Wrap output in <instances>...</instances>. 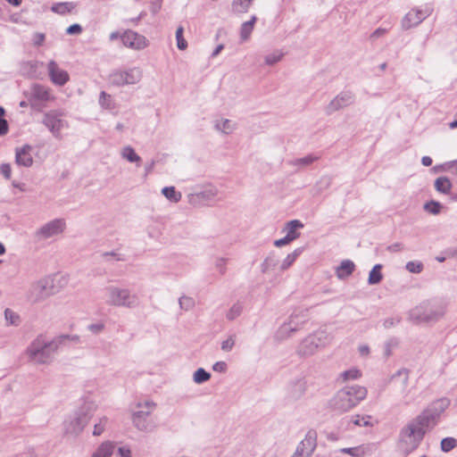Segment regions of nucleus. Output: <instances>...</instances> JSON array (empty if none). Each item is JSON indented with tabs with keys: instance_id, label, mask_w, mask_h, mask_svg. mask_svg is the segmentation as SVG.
<instances>
[{
	"instance_id": "obj_1",
	"label": "nucleus",
	"mask_w": 457,
	"mask_h": 457,
	"mask_svg": "<svg viewBox=\"0 0 457 457\" xmlns=\"http://www.w3.org/2000/svg\"><path fill=\"white\" fill-rule=\"evenodd\" d=\"M449 405L450 400L448 398L437 399L401 429L398 446L405 455L412 453L420 446L426 433L436 426L441 414Z\"/></svg>"
},
{
	"instance_id": "obj_2",
	"label": "nucleus",
	"mask_w": 457,
	"mask_h": 457,
	"mask_svg": "<svg viewBox=\"0 0 457 457\" xmlns=\"http://www.w3.org/2000/svg\"><path fill=\"white\" fill-rule=\"evenodd\" d=\"M447 306L448 303L442 298L424 300L409 311V320L416 325H433L445 317Z\"/></svg>"
},
{
	"instance_id": "obj_3",
	"label": "nucleus",
	"mask_w": 457,
	"mask_h": 457,
	"mask_svg": "<svg viewBox=\"0 0 457 457\" xmlns=\"http://www.w3.org/2000/svg\"><path fill=\"white\" fill-rule=\"evenodd\" d=\"M64 337H55L48 340L45 335L39 334L28 345L25 350L29 361L35 364H49L53 361L54 354L62 345Z\"/></svg>"
},
{
	"instance_id": "obj_4",
	"label": "nucleus",
	"mask_w": 457,
	"mask_h": 457,
	"mask_svg": "<svg viewBox=\"0 0 457 457\" xmlns=\"http://www.w3.org/2000/svg\"><path fill=\"white\" fill-rule=\"evenodd\" d=\"M106 303L114 307L134 309L139 305V297L128 288L114 286L105 287Z\"/></svg>"
},
{
	"instance_id": "obj_5",
	"label": "nucleus",
	"mask_w": 457,
	"mask_h": 457,
	"mask_svg": "<svg viewBox=\"0 0 457 457\" xmlns=\"http://www.w3.org/2000/svg\"><path fill=\"white\" fill-rule=\"evenodd\" d=\"M24 95L29 102V106L37 112H41L47 103L54 99L47 87L37 83L33 84Z\"/></svg>"
},
{
	"instance_id": "obj_6",
	"label": "nucleus",
	"mask_w": 457,
	"mask_h": 457,
	"mask_svg": "<svg viewBox=\"0 0 457 457\" xmlns=\"http://www.w3.org/2000/svg\"><path fill=\"white\" fill-rule=\"evenodd\" d=\"M329 341L326 331L319 330L306 337L298 345L297 353L307 357L314 354L319 348L324 347Z\"/></svg>"
},
{
	"instance_id": "obj_7",
	"label": "nucleus",
	"mask_w": 457,
	"mask_h": 457,
	"mask_svg": "<svg viewBox=\"0 0 457 457\" xmlns=\"http://www.w3.org/2000/svg\"><path fill=\"white\" fill-rule=\"evenodd\" d=\"M96 409L93 403H85L70 421L67 430L72 434H79L92 419Z\"/></svg>"
},
{
	"instance_id": "obj_8",
	"label": "nucleus",
	"mask_w": 457,
	"mask_h": 457,
	"mask_svg": "<svg viewBox=\"0 0 457 457\" xmlns=\"http://www.w3.org/2000/svg\"><path fill=\"white\" fill-rule=\"evenodd\" d=\"M136 407L138 411L132 414L133 425L140 431H152L153 427L147 421V418L154 411L156 404L152 401H145L137 403Z\"/></svg>"
},
{
	"instance_id": "obj_9",
	"label": "nucleus",
	"mask_w": 457,
	"mask_h": 457,
	"mask_svg": "<svg viewBox=\"0 0 457 457\" xmlns=\"http://www.w3.org/2000/svg\"><path fill=\"white\" fill-rule=\"evenodd\" d=\"M308 320V310H298L294 312L287 322L283 323L278 330L277 336L279 338H286L292 333L299 330Z\"/></svg>"
},
{
	"instance_id": "obj_10",
	"label": "nucleus",
	"mask_w": 457,
	"mask_h": 457,
	"mask_svg": "<svg viewBox=\"0 0 457 457\" xmlns=\"http://www.w3.org/2000/svg\"><path fill=\"white\" fill-rule=\"evenodd\" d=\"M54 293L53 280L50 278H43L31 284L28 299L36 303L44 301Z\"/></svg>"
},
{
	"instance_id": "obj_11",
	"label": "nucleus",
	"mask_w": 457,
	"mask_h": 457,
	"mask_svg": "<svg viewBox=\"0 0 457 457\" xmlns=\"http://www.w3.org/2000/svg\"><path fill=\"white\" fill-rule=\"evenodd\" d=\"M42 123L55 138H61L62 130L67 127L63 113L58 110H51L44 113Z\"/></svg>"
},
{
	"instance_id": "obj_12",
	"label": "nucleus",
	"mask_w": 457,
	"mask_h": 457,
	"mask_svg": "<svg viewBox=\"0 0 457 457\" xmlns=\"http://www.w3.org/2000/svg\"><path fill=\"white\" fill-rule=\"evenodd\" d=\"M142 79V71L139 68H131L126 71H117L110 75V82L113 86L122 87L134 85Z\"/></svg>"
},
{
	"instance_id": "obj_13",
	"label": "nucleus",
	"mask_w": 457,
	"mask_h": 457,
	"mask_svg": "<svg viewBox=\"0 0 457 457\" xmlns=\"http://www.w3.org/2000/svg\"><path fill=\"white\" fill-rule=\"evenodd\" d=\"M65 227L66 223L63 219H54L39 228L34 237L37 241L45 240L62 233Z\"/></svg>"
},
{
	"instance_id": "obj_14",
	"label": "nucleus",
	"mask_w": 457,
	"mask_h": 457,
	"mask_svg": "<svg viewBox=\"0 0 457 457\" xmlns=\"http://www.w3.org/2000/svg\"><path fill=\"white\" fill-rule=\"evenodd\" d=\"M355 96L352 91H342L325 107V112L327 115H331L335 112L353 104Z\"/></svg>"
},
{
	"instance_id": "obj_15",
	"label": "nucleus",
	"mask_w": 457,
	"mask_h": 457,
	"mask_svg": "<svg viewBox=\"0 0 457 457\" xmlns=\"http://www.w3.org/2000/svg\"><path fill=\"white\" fill-rule=\"evenodd\" d=\"M120 37L125 46L134 50H142L148 46L145 36L130 29L126 30Z\"/></svg>"
},
{
	"instance_id": "obj_16",
	"label": "nucleus",
	"mask_w": 457,
	"mask_h": 457,
	"mask_svg": "<svg viewBox=\"0 0 457 457\" xmlns=\"http://www.w3.org/2000/svg\"><path fill=\"white\" fill-rule=\"evenodd\" d=\"M328 407L337 413H344L355 406L349 401L348 395H345V392H344L343 389H340L328 401Z\"/></svg>"
},
{
	"instance_id": "obj_17",
	"label": "nucleus",
	"mask_w": 457,
	"mask_h": 457,
	"mask_svg": "<svg viewBox=\"0 0 457 457\" xmlns=\"http://www.w3.org/2000/svg\"><path fill=\"white\" fill-rule=\"evenodd\" d=\"M307 388V383L304 378H296L292 379L287 386V397L290 401L301 399Z\"/></svg>"
},
{
	"instance_id": "obj_18",
	"label": "nucleus",
	"mask_w": 457,
	"mask_h": 457,
	"mask_svg": "<svg viewBox=\"0 0 457 457\" xmlns=\"http://www.w3.org/2000/svg\"><path fill=\"white\" fill-rule=\"evenodd\" d=\"M47 69L50 79L55 85L62 86L69 80L68 72L60 69L54 61L48 62Z\"/></svg>"
},
{
	"instance_id": "obj_19",
	"label": "nucleus",
	"mask_w": 457,
	"mask_h": 457,
	"mask_svg": "<svg viewBox=\"0 0 457 457\" xmlns=\"http://www.w3.org/2000/svg\"><path fill=\"white\" fill-rule=\"evenodd\" d=\"M352 403L356 406L367 395V389L358 385L346 386L342 388Z\"/></svg>"
},
{
	"instance_id": "obj_20",
	"label": "nucleus",
	"mask_w": 457,
	"mask_h": 457,
	"mask_svg": "<svg viewBox=\"0 0 457 457\" xmlns=\"http://www.w3.org/2000/svg\"><path fill=\"white\" fill-rule=\"evenodd\" d=\"M424 19L425 14L422 11L411 10L402 20V29L404 30L410 29L411 28H413L421 23Z\"/></svg>"
},
{
	"instance_id": "obj_21",
	"label": "nucleus",
	"mask_w": 457,
	"mask_h": 457,
	"mask_svg": "<svg viewBox=\"0 0 457 457\" xmlns=\"http://www.w3.org/2000/svg\"><path fill=\"white\" fill-rule=\"evenodd\" d=\"M31 151L32 147L29 145H25L21 148H17L15 152L16 164L27 168L30 167L33 164Z\"/></svg>"
},
{
	"instance_id": "obj_22",
	"label": "nucleus",
	"mask_w": 457,
	"mask_h": 457,
	"mask_svg": "<svg viewBox=\"0 0 457 457\" xmlns=\"http://www.w3.org/2000/svg\"><path fill=\"white\" fill-rule=\"evenodd\" d=\"M302 449L309 453L312 454L317 446V432L314 429H310L305 434L304 438L298 444Z\"/></svg>"
},
{
	"instance_id": "obj_23",
	"label": "nucleus",
	"mask_w": 457,
	"mask_h": 457,
	"mask_svg": "<svg viewBox=\"0 0 457 457\" xmlns=\"http://www.w3.org/2000/svg\"><path fill=\"white\" fill-rule=\"evenodd\" d=\"M355 264L351 260H344L336 269V275L339 279H345L354 271Z\"/></svg>"
},
{
	"instance_id": "obj_24",
	"label": "nucleus",
	"mask_w": 457,
	"mask_h": 457,
	"mask_svg": "<svg viewBox=\"0 0 457 457\" xmlns=\"http://www.w3.org/2000/svg\"><path fill=\"white\" fill-rule=\"evenodd\" d=\"M303 228V224L299 220H292L286 223L285 230L287 236L292 240H295L300 237V233L297 229Z\"/></svg>"
},
{
	"instance_id": "obj_25",
	"label": "nucleus",
	"mask_w": 457,
	"mask_h": 457,
	"mask_svg": "<svg viewBox=\"0 0 457 457\" xmlns=\"http://www.w3.org/2000/svg\"><path fill=\"white\" fill-rule=\"evenodd\" d=\"M320 158V155L312 154L302 158L290 160L288 161V164L298 168H304L310 166L314 162L318 161Z\"/></svg>"
},
{
	"instance_id": "obj_26",
	"label": "nucleus",
	"mask_w": 457,
	"mask_h": 457,
	"mask_svg": "<svg viewBox=\"0 0 457 457\" xmlns=\"http://www.w3.org/2000/svg\"><path fill=\"white\" fill-rule=\"evenodd\" d=\"M342 453L349 454L353 457H362L370 452L368 445H361L355 447H345L339 449Z\"/></svg>"
},
{
	"instance_id": "obj_27",
	"label": "nucleus",
	"mask_w": 457,
	"mask_h": 457,
	"mask_svg": "<svg viewBox=\"0 0 457 457\" xmlns=\"http://www.w3.org/2000/svg\"><path fill=\"white\" fill-rule=\"evenodd\" d=\"M75 7L76 4L72 2L55 3L51 6V11L58 14L64 15L71 12Z\"/></svg>"
},
{
	"instance_id": "obj_28",
	"label": "nucleus",
	"mask_w": 457,
	"mask_h": 457,
	"mask_svg": "<svg viewBox=\"0 0 457 457\" xmlns=\"http://www.w3.org/2000/svg\"><path fill=\"white\" fill-rule=\"evenodd\" d=\"M435 188L441 194L450 195L452 183L447 177H439L435 180Z\"/></svg>"
},
{
	"instance_id": "obj_29",
	"label": "nucleus",
	"mask_w": 457,
	"mask_h": 457,
	"mask_svg": "<svg viewBox=\"0 0 457 457\" xmlns=\"http://www.w3.org/2000/svg\"><path fill=\"white\" fill-rule=\"evenodd\" d=\"M114 445L109 441L104 442L91 457H111L113 453Z\"/></svg>"
},
{
	"instance_id": "obj_30",
	"label": "nucleus",
	"mask_w": 457,
	"mask_h": 457,
	"mask_svg": "<svg viewBox=\"0 0 457 457\" xmlns=\"http://www.w3.org/2000/svg\"><path fill=\"white\" fill-rule=\"evenodd\" d=\"M256 20V16L253 15L250 21H245L241 25L240 37L243 41H245L250 37Z\"/></svg>"
},
{
	"instance_id": "obj_31",
	"label": "nucleus",
	"mask_w": 457,
	"mask_h": 457,
	"mask_svg": "<svg viewBox=\"0 0 457 457\" xmlns=\"http://www.w3.org/2000/svg\"><path fill=\"white\" fill-rule=\"evenodd\" d=\"M121 156L129 162H136L137 166L141 163V157L129 145L123 147Z\"/></svg>"
},
{
	"instance_id": "obj_32",
	"label": "nucleus",
	"mask_w": 457,
	"mask_h": 457,
	"mask_svg": "<svg viewBox=\"0 0 457 457\" xmlns=\"http://www.w3.org/2000/svg\"><path fill=\"white\" fill-rule=\"evenodd\" d=\"M383 266L381 264H376L369 273L368 283L370 285H377L381 282L383 275L381 273Z\"/></svg>"
},
{
	"instance_id": "obj_33",
	"label": "nucleus",
	"mask_w": 457,
	"mask_h": 457,
	"mask_svg": "<svg viewBox=\"0 0 457 457\" xmlns=\"http://www.w3.org/2000/svg\"><path fill=\"white\" fill-rule=\"evenodd\" d=\"M218 190L213 187H210L195 195V196L202 202H212L214 200L215 196L217 195Z\"/></svg>"
},
{
	"instance_id": "obj_34",
	"label": "nucleus",
	"mask_w": 457,
	"mask_h": 457,
	"mask_svg": "<svg viewBox=\"0 0 457 457\" xmlns=\"http://www.w3.org/2000/svg\"><path fill=\"white\" fill-rule=\"evenodd\" d=\"M253 0H234L232 2V11L236 13H245L252 5Z\"/></svg>"
},
{
	"instance_id": "obj_35",
	"label": "nucleus",
	"mask_w": 457,
	"mask_h": 457,
	"mask_svg": "<svg viewBox=\"0 0 457 457\" xmlns=\"http://www.w3.org/2000/svg\"><path fill=\"white\" fill-rule=\"evenodd\" d=\"M162 194L170 202L178 203L181 200L182 195L177 191L174 187H165L162 189Z\"/></svg>"
},
{
	"instance_id": "obj_36",
	"label": "nucleus",
	"mask_w": 457,
	"mask_h": 457,
	"mask_svg": "<svg viewBox=\"0 0 457 457\" xmlns=\"http://www.w3.org/2000/svg\"><path fill=\"white\" fill-rule=\"evenodd\" d=\"M278 263V259L274 253H270L262 262L261 267L263 273L274 269Z\"/></svg>"
},
{
	"instance_id": "obj_37",
	"label": "nucleus",
	"mask_w": 457,
	"mask_h": 457,
	"mask_svg": "<svg viewBox=\"0 0 457 457\" xmlns=\"http://www.w3.org/2000/svg\"><path fill=\"white\" fill-rule=\"evenodd\" d=\"M215 129L224 134H230L235 129V123L228 119L217 120L215 123Z\"/></svg>"
},
{
	"instance_id": "obj_38",
	"label": "nucleus",
	"mask_w": 457,
	"mask_h": 457,
	"mask_svg": "<svg viewBox=\"0 0 457 457\" xmlns=\"http://www.w3.org/2000/svg\"><path fill=\"white\" fill-rule=\"evenodd\" d=\"M244 305L240 302L234 303L226 314V318L228 320H234L239 317L243 312Z\"/></svg>"
},
{
	"instance_id": "obj_39",
	"label": "nucleus",
	"mask_w": 457,
	"mask_h": 457,
	"mask_svg": "<svg viewBox=\"0 0 457 457\" xmlns=\"http://www.w3.org/2000/svg\"><path fill=\"white\" fill-rule=\"evenodd\" d=\"M210 378L211 374L203 368L197 369L193 375V380L196 384H203L208 381Z\"/></svg>"
},
{
	"instance_id": "obj_40",
	"label": "nucleus",
	"mask_w": 457,
	"mask_h": 457,
	"mask_svg": "<svg viewBox=\"0 0 457 457\" xmlns=\"http://www.w3.org/2000/svg\"><path fill=\"white\" fill-rule=\"evenodd\" d=\"M424 210L428 212V213L436 215L439 214L442 209V204L435 200H431L429 202H427L424 206Z\"/></svg>"
},
{
	"instance_id": "obj_41",
	"label": "nucleus",
	"mask_w": 457,
	"mask_h": 457,
	"mask_svg": "<svg viewBox=\"0 0 457 457\" xmlns=\"http://www.w3.org/2000/svg\"><path fill=\"white\" fill-rule=\"evenodd\" d=\"M4 318L8 325L18 326L20 323V316L9 308L4 310Z\"/></svg>"
},
{
	"instance_id": "obj_42",
	"label": "nucleus",
	"mask_w": 457,
	"mask_h": 457,
	"mask_svg": "<svg viewBox=\"0 0 457 457\" xmlns=\"http://www.w3.org/2000/svg\"><path fill=\"white\" fill-rule=\"evenodd\" d=\"M457 446V439L453 437H445L441 441V450L448 453Z\"/></svg>"
},
{
	"instance_id": "obj_43",
	"label": "nucleus",
	"mask_w": 457,
	"mask_h": 457,
	"mask_svg": "<svg viewBox=\"0 0 457 457\" xmlns=\"http://www.w3.org/2000/svg\"><path fill=\"white\" fill-rule=\"evenodd\" d=\"M184 28L179 26L176 30L177 46L179 50H185L187 47V42L183 37Z\"/></svg>"
},
{
	"instance_id": "obj_44",
	"label": "nucleus",
	"mask_w": 457,
	"mask_h": 457,
	"mask_svg": "<svg viewBox=\"0 0 457 457\" xmlns=\"http://www.w3.org/2000/svg\"><path fill=\"white\" fill-rule=\"evenodd\" d=\"M179 304L181 310L189 311L195 306V300L192 297L183 295L179 297Z\"/></svg>"
},
{
	"instance_id": "obj_45",
	"label": "nucleus",
	"mask_w": 457,
	"mask_h": 457,
	"mask_svg": "<svg viewBox=\"0 0 457 457\" xmlns=\"http://www.w3.org/2000/svg\"><path fill=\"white\" fill-rule=\"evenodd\" d=\"M283 55L284 54L282 52L277 50L265 56V63L270 66L274 65L275 63L278 62L281 60Z\"/></svg>"
},
{
	"instance_id": "obj_46",
	"label": "nucleus",
	"mask_w": 457,
	"mask_h": 457,
	"mask_svg": "<svg viewBox=\"0 0 457 457\" xmlns=\"http://www.w3.org/2000/svg\"><path fill=\"white\" fill-rule=\"evenodd\" d=\"M423 263L420 262H413V261H411V262H408L406 263V270L411 272V273H415V274H419L423 270Z\"/></svg>"
},
{
	"instance_id": "obj_47",
	"label": "nucleus",
	"mask_w": 457,
	"mask_h": 457,
	"mask_svg": "<svg viewBox=\"0 0 457 457\" xmlns=\"http://www.w3.org/2000/svg\"><path fill=\"white\" fill-rule=\"evenodd\" d=\"M332 183V178L329 176H323L320 179V180L316 183V187L319 192H321L325 189H328Z\"/></svg>"
},
{
	"instance_id": "obj_48",
	"label": "nucleus",
	"mask_w": 457,
	"mask_h": 457,
	"mask_svg": "<svg viewBox=\"0 0 457 457\" xmlns=\"http://www.w3.org/2000/svg\"><path fill=\"white\" fill-rule=\"evenodd\" d=\"M398 345V340L395 337L388 339L384 344V355L389 357L392 354V349Z\"/></svg>"
},
{
	"instance_id": "obj_49",
	"label": "nucleus",
	"mask_w": 457,
	"mask_h": 457,
	"mask_svg": "<svg viewBox=\"0 0 457 457\" xmlns=\"http://www.w3.org/2000/svg\"><path fill=\"white\" fill-rule=\"evenodd\" d=\"M106 423H107L106 417L100 418L99 421L97 423H96L94 426L93 435L100 436L104 431Z\"/></svg>"
},
{
	"instance_id": "obj_50",
	"label": "nucleus",
	"mask_w": 457,
	"mask_h": 457,
	"mask_svg": "<svg viewBox=\"0 0 457 457\" xmlns=\"http://www.w3.org/2000/svg\"><path fill=\"white\" fill-rule=\"evenodd\" d=\"M396 378H403L402 383L403 386L405 387L407 386L408 380H409V371L406 369H401L398 371H396L392 376V380H395Z\"/></svg>"
},
{
	"instance_id": "obj_51",
	"label": "nucleus",
	"mask_w": 457,
	"mask_h": 457,
	"mask_svg": "<svg viewBox=\"0 0 457 457\" xmlns=\"http://www.w3.org/2000/svg\"><path fill=\"white\" fill-rule=\"evenodd\" d=\"M370 416H360L356 415L353 419V423L357 426L361 427H369L371 426V423L370 422Z\"/></svg>"
},
{
	"instance_id": "obj_52",
	"label": "nucleus",
	"mask_w": 457,
	"mask_h": 457,
	"mask_svg": "<svg viewBox=\"0 0 457 457\" xmlns=\"http://www.w3.org/2000/svg\"><path fill=\"white\" fill-rule=\"evenodd\" d=\"M5 113L4 109L0 106V136H4L8 132V123L4 118Z\"/></svg>"
},
{
	"instance_id": "obj_53",
	"label": "nucleus",
	"mask_w": 457,
	"mask_h": 457,
	"mask_svg": "<svg viewBox=\"0 0 457 457\" xmlns=\"http://www.w3.org/2000/svg\"><path fill=\"white\" fill-rule=\"evenodd\" d=\"M341 377L344 378V380H349V379H356L359 377H361V372L359 370L353 369L344 371L341 374Z\"/></svg>"
},
{
	"instance_id": "obj_54",
	"label": "nucleus",
	"mask_w": 457,
	"mask_h": 457,
	"mask_svg": "<svg viewBox=\"0 0 457 457\" xmlns=\"http://www.w3.org/2000/svg\"><path fill=\"white\" fill-rule=\"evenodd\" d=\"M235 336L228 337L226 340L221 343V350L224 352H229L235 345Z\"/></svg>"
},
{
	"instance_id": "obj_55",
	"label": "nucleus",
	"mask_w": 457,
	"mask_h": 457,
	"mask_svg": "<svg viewBox=\"0 0 457 457\" xmlns=\"http://www.w3.org/2000/svg\"><path fill=\"white\" fill-rule=\"evenodd\" d=\"M87 329L93 334H99L104 329V324L103 322L93 323L87 326Z\"/></svg>"
},
{
	"instance_id": "obj_56",
	"label": "nucleus",
	"mask_w": 457,
	"mask_h": 457,
	"mask_svg": "<svg viewBox=\"0 0 457 457\" xmlns=\"http://www.w3.org/2000/svg\"><path fill=\"white\" fill-rule=\"evenodd\" d=\"M401 322V318L399 317H390L384 320L383 326L385 328H392L395 325H398Z\"/></svg>"
},
{
	"instance_id": "obj_57",
	"label": "nucleus",
	"mask_w": 457,
	"mask_h": 457,
	"mask_svg": "<svg viewBox=\"0 0 457 457\" xmlns=\"http://www.w3.org/2000/svg\"><path fill=\"white\" fill-rule=\"evenodd\" d=\"M110 101H111V96L106 94L104 91H102L100 93V96H99V104L103 107L109 108L110 107V104H109Z\"/></svg>"
},
{
	"instance_id": "obj_58",
	"label": "nucleus",
	"mask_w": 457,
	"mask_h": 457,
	"mask_svg": "<svg viewBox=\"0 0 457 457\" xmlns=\"http://www.w3.org/2000/svg\"><path fill=\"white\" fill-rule=\"evenodd\" d=\"M295 262V259L294 258V256H292L290 253L287 254V256L284 259V261L282 262L281 265H280V270H286L287 269H288L294 262Z\"/></svg>"
},
{
	"instance_id": "obj_59",
	"label": "nucleus",
	"mask_w": 457,
	"mask_h": 457,
	"mask_svg": "<svg viewBox=\"0 0 457 457\" xmlns=\"http://www.w3.org/2000/svg\"><path fill=\"white\" fill-rule=\"evenodd\" d=\"M81 31H82V27L78 23H74L66 29V33L69 35L80 34Z\"/></svg>"
},
{
	"instance_id": "obj_60",
	"label": "nucleus",
	"mask_w": 457,
	"mask_h": 457,
	"mask_svg": "<svg viewBox=\"0 0 457 457\" xmlns=\"http://www.w3.org/2000/svg\"><path fill=\"white\" fill-rule=\"evenodd\" d=\"M226 263L227 259L225 258H219L215 262L216 269L219 270L221 275L225 274L226 272Z\"/></svg>"
},
{
	"instance_id": "obj_61",
	"label": "nucleus",
	"mask_w": 457,
	"mask_h": 457,
	"mask_svg": "<svg viewBox=\"0 0 457 457\" xmlns=\"http://www.w3.org/2000/svg\"><path fill=\"white\" fill-rule=\"evenodd\" d=\"M46 36L44 33L36 32L33 35V44L36 46H42L45 41Z\"/></svg>"
},
{
	"instance_id": "obj_62",
	"label": "nucleus",
	"mask_w": 457,
	"mask_h": 457,
	"mask_svg": "<svg viewBox=\"0 0 457 457\" xmlns=\"http://www.w3.org/2000/svg\"><path fill=\"white\" fill-rule=\"evenodd\" d=\"M11 171L12 170L9 163L1 164L0 172L6 179H9L11 178Z\"/></svg>"
},
{
	"instance_id": "obj_63",
	"label": "nucleus",
	"mask_w": 457,
	"mask_h": 457,
	"mask_svg": "<svg viewBox=\"0 0 457 457\" xmlns=\"http://www.w3.org/2000/svg\"><path fill=\"white\" fill-rule=\"evenodd\" d=\"M228 366L225 361H217L212 366V370L216 372H225Z\"/></svg>"
},
{
	"instance_id": "obj_64",
	"label": "nucleus",
	"mask_w": 457,
	"mask_h": 457,
	"mask_svg": "<svg viewBox=\"0 0 457 457\" xmlns=\"http://www.w3.org/2000/svg\"><path fill=\"white\" fill-rule=\"evenodd\" d=\"M311 454L305 453L302 447H300L299 445H297L294 454L291 456V457H310Z\"/></svg>"
}]
</instances>
